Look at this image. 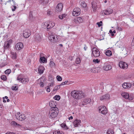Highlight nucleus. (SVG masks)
Segmentation results:
<instances>
[{
    "label": "nucleus",
    "instance_id": "4",
    "mask_svg": "<svg viewBox=\"0 0 134 134\" xmlns=\"http://www.w3.org/2000/svg\"><path fill=\"white\" fill-rule=\"evenodd\" d=\"M16 118L20 121H24L25 120L26 117L24 114H21L20 113H18L15 115Z\"/></svg>",
    "mask_w": 134,
    "mask_h": 134
},
{
    "label": "nucleus",
    "instance_id": "13",
    "mask_svg": "<svg viewBox=\"0 0 134 134\" xmlns=\"http://www.w3.org/2000/svg\"><path fill=\"white\" fill-rule=\"evenodd\" d=\"M43 55L44 54L42 53L40 54V58L39 61L41 63H44L47 62V59L44 57L43 56Z\"/></svg>",
    "mask_w": 134,
    "mask_h": 134
},
{
    "label": "nucleus",
    "instance_id": "14",
    "mask_svg": "<svg viewBox=\"0 0 134 134\" xmlns=\"http://www.w3.org/2000/svg\"><path fill=\"white\" fill-rule=\"evenodd\" d=\"M23 43L21 42H19L15 45V47L16 50H19L21 49L23 47Z\"/></svg>",
    "mask_w": 134,
    "mask_h": 134
},
{
    "label": "nucleus",
    "instance_id": "58",
    "mask_svg": "<svg viewBox=\"0 0 134 134\" xmlns=\"http://www.w3.org/2000/svg\"><path fill=\"white\" fill-rule=\"evenodd\" d=\"M97 24L98 25V26L99 27H100L102 25V24H100V23L99 22L97 23Z\"/></svg>",
    "mask_w": 134,
    "mask_h": 134
},
{
    "label": "nucleus",
    "instance_id": "22",
    "mask_svg": "<svg viewBox=\"0 0 134 134\" xmlns=\"http://www.w3.org/2000/svg\"><path fill=\"white\" fill-rule=\"evenodd\" d=\"M101 69L100 67H96L92 68L91 69V71L93 73H96V72H99Z\"/></svg>",
    "mask_w": 134,
    "mask_h": 134
},
{
    "label": "nucleus",
    "instance_id": "44",
    "mask_svg": "<svg viewBox=\"0 0 134 134\" xmlns=\"http://www.w3.org/2000/svg\"><path fill=\"white\" fill-rule=\"evenodd\" d=\"M93 62L95 64L98 63L99 62V60H98L97 59H93Z\"/></svg>",
    "mask_w": 134,
    "mask_h": 134
},
{
    "label": "nucleus",
    "instance_id": "19",
    "mask_svg": "<svg viewBox=\"0 0 134 134\" xmlns=\"http://www.w3.org/2000/svg\"><path fill=\"white\" fill-rule=\"evenodd\" d=\"M56 36L55 35H52L49 36V39L51 42L53 43H55L56 41L57 37L55 38Z\"/></svg>",
    "mask_w": 134,
    "mask_h": 134
},
{
    "label": "nucleus",
    "instance_id": "60",
    "mask_svg": "<svg viewBox=\"0 0 134 134\" xmlns=\"http://www.w3.org/2000/svg\"><path fill=\"white\" fill-rule=\"evenodd\" d=\"M65 82V84H69V81H66L65 82Z\"/></svg>",
    "mask_w": 134,
    "mask_h": 134
},
{
    "label": "nucleus",
    "instance_id": "18",
    "mask_svg": "<svg viewBox=\"0 0 134 134\" xmlns=\"http://www.w3.org/2000/svg\"><path fill=\"white\" fill-rule=\"evenodd\" d=\"M91 101V99L90 98H86L84 99L81 104H80V105H86L88 103H90Z\"/></svg>",
    "mask_w": 134,
    "mask_h": 134
},
{
    "label": "nucleus",
    "instance_id": "64",
    "mask_svg": "<svg viewBox=\"0 0 134 134\" xmlns=\"http://www.w3.org/2000/svg\"><path fill=\"white\" fill-rule=\"evenodd\" d=\"M15 66L16 67L19 68V66H20V65L19 64H16L15 65Z\"/></svg>",
    "mask_w": 134,
    "mask_h": 134
},
{
    "label": "nucleus",
    "instance_id": "57",
    "mask_svg": "<svg viewBox=\"0 0 134 134\" xmlns=\"http://www.w3.org/2000/svg\"><path fill=\"white\" fill-rule=\"evenodd\" d=\"M61 126L63 127V128H64V127H66V125L65 124H62Z\"/></svg>",
    "mask_w": 134,
    "mask_h": 134
},
{
    "label": "nucleus",
    "instance_id": "54",
    "mask_svg": "<svg viewBox=\"0 0 134 134\" xmlns=\"http://www.w3.org/2000/svg\"><path fill=\"white\" fill-rule=\"evenodd\" d=\"M13 7L14 8H12V10L13 11H14L16 8V7L15 6V5L13 6Z\"/></svg>",
    "mask_w": 134,
    "mask_h": 134
},
{
    "label": "nucleus",
    "instance_id": "40",
    "mask_svg": "<svg viewBox=\"0 0 134 134\" xmlns=\"http://www.w3.org/2000/svg\"><path fill=\"white\" fill-rule=\"evenodd\" d=\"M81 5L83 8H85L87 6L86 4L84 2H82L81 3Z\"/></svg>",
    "mask_w": 134,
    "mask_h": 134
},
{
    "label": "nucleus",
    "instance_id": "23",
    "mask_svg": "<svg viewBox=\"0 0 134 134\" xmlns=\"http://www.w3.org/2000/svg\"><path fill=\"white\" fill-rule=\"evenodd\" d=\"M81 123V121L79 120L76 119L73 122L74 125L75 127H78Z\"/></svg>",
    "mask_w": 134,
    "mask_h": 134
},
{
    "label": "nucleus",
    "instance_id": "6",
    "mask_svg": "<svg viewBox=\"0 0 134 134\" xmlns=\"http://www.w3.org/2000/svg\"><path fill=\"white\" fill-rule=\"evenodd\" d=\"M100 113L103 114L105 115L107 113V110L105 106H100L98 107Z\"/></svg>",
    "mask_w": 134,
    "mask_h": 134
},
{
    "label": "nucleus",
    "instance_id": "43",
    "mask_svg": "<svg viewBox=\"0 0 134 134\" xmlns=\"http://www.w3.org/2000/svg\"><path fill=\"white\" fill-rule=\"evenodd\" d=\"M1 79L4 80H5L7 79V78L5 75H2L1 76Z\"/></svg>",
    "mask_w": 134,
    "mask_h": 134
},
{
    "label": "nucleus",
    "instance_id": "62",
    "mask_svg": "<svg viewBox=\"0 0 134 134\" xmlns=\"http://www.w3.org/2000/svg\"><path fill=\"white\" fill-rule=\"evenodd\" d=\"M65 85V82H62L61 83V84L60 85V86L61 85Z\"/></svg>",
    "mask_w": 134,
    "mask_h": 134
},
{
    "label": "nucleus",
    "instance_id": "5",
    "mask_svg": "<svg viewBox=\"0 0 134 134\" xmlns=\"http://www.w3.org/2000/svg\"><path fill=\"white\" fill-rule=\"evenodd\" d=\"M92 53L93 56L94 57H99L100 54V53L98 50L96 48L93 47L92 50Z\"/></svg>",
    "mask_w": 134,
    "mask_h": 134
},
{
    "label": "nucleus",
    "instance_id": "55",
    "mask_svg": "<svg viewBox=\"0 0 134 134\" xmlns=\"http://www.w3.org/2000/svg\"><path fill=\"white\" fill-rule=\"evenodd\" d=\"M108 131H110V134H113L114 133L113 131L112 130L109 129L108 130Z\"/></svg>",
    "mask_w": 134,
    "mask_h": 134
},
{
    "label": "nucleus",
    "instance_id": "34",
    "mask_svg": "<svg viewBox=\"0 0 134 134\" xmlns=\"http://www.w3.org/2000/svg\"><path fill=\"white\" fill-rule=\"evenodd\" d=\"M53 98L55 100H58L60 99V97L59 95H56Z\"/></svg>",
    "mask_w": 134,
    "mask_h": 134
},
{
    "label": "nucleus",
    "instance_id": "51",
    "mask_svg": "<svg viewBox=\"0 0 134 134\" xmlns=\"http://www.w3.org/2000/svg\"><path fill=\"white\" fill-rule=\"evenodd\" d=\"M63 16L64 15H63V14L61 15H60L59 16V18L60 19H62L64 18Z\"/></svg>",
    "mask_w": 134,
    "mask_h": 134
},
{
    "label": "nucleus",
    "instance_id": "39",
    "mask_svg": "<svg viewBox=\"0 0 134 134\" xmlns=\"http://www.w3.org/2000/svg\"><path fill=\"white\" fill-rule=\"evenodd\" d=\"M60 88V85H58L56 86L55 87H54V89L53 90L54 91H57L58 89H59Z\"/></svg>",
    "mask_w": 134,
    "mask_h": 134
},
{
    "label": "nucleus",
    "instance_id": "28",
    "mask_svg": "<svg viewBox=\"0 0 134 134\" xmlns=\"http://www.w3.org/2000/svg\"><path fill=\"white\" fill-rule=\"evenodd\" d=\"M48 0H40L39 3L45 5L48 2Z\"/></svg>",
    "mask_w": 134,
    "mask_h": 134
},
{
    "label": "nucleus",
    "instance_id": "3",
    "mask_svg": "<svg viewBox=\"0 0 134 134\" xmlns=\"http://www.w3.org/2000/svg\"><path fill=\"white\" fill-rule=\"evenodd\" d=\"M42 25L43 26V27L46 28V27L47 29V30L50 29H51L55 25V24L53 22L51 21L49 22H45V23L42 24Z\"/></svg>",
    "mask_w": 134,
    "mask_h": 134
},
{
    "label": "nucleus",
    "instance_id": "32",
    "mask_svg": "<svg viewBox=\"0 0 134 134\" xmlns=\"http://www.w3.org/2000/svg\"><path fill=\"white\" fill-rule=\"evenodd\" d=\"M105 54L108 56H110L112 55L111 52L110 50H107L105 52Z\"/></svg>",
    "mask_w": 134,
    "mask_h": 134
},
{
    "label": "nucleus",
    "instance_id": "35",
    "mask_svg": "<svg viewBox=\"0 0 134 134\" xmlns=\"http://www.w3.org/2000/svg\"><path fill=\"white\" fill-rule=\"evenodd\" d=\"M18 87L16 86H13L12 87V89L13 90L16 91L18 90Z\"/></svg>",
    "mask_w": 134,
    "mask_h": 134
},
{
    "label": "nucleus",
    "instance_id": "9",
    "mask_svg": "<svg viewBox=\"0 0 134 134\" xmlns=\"http://www.w3.org/2000/svg\"><path fill=\"white\" fill-rule=\"evenodd\" d=\"M31 34L30 30L28 29H26L24 31L23 35L24 37L27 38L30 36Z\"/></svg>",
    "mask_w": 134,
    "mask_h": 134
},
{
    "label": "nucleus",
    "instance_id": "15",
    "mask_svg": "<svg viewBox=\"0 0 134 134\" xmlns=\"http://www.w3.org/2000/svg\"><path fill=\"white\" fill-rule=\"evenodd\" d=\"M63 4L62 3H59L57 5L56 8V11L60 12L62 10Z\"/></svg>",
    "mask_w": 134,
    "mask_h": 134
},
{
    "label": "nucleus",
    "instance_id": "12",
    "mask_svg": "<svg viewBox=\"0 0 134 134\" xmlns=\"http://www.w3.org/2000/svg\"><path fill=\"white\" fill-rule=\"evenodd\" d=\"M110 96L109 94H107L103 96L100 97V100H106L109 99Z\"/></svg>",
    "mask_w": 134,
    "mask_h": 134
},
{
    "label": "nucleus",
    "instance_id": "41",
    "mask_svg": "<svg viewBox=\"0 0 134 134\" xmlns=\"http://www.w3.org/2000/svg\"><path fill=\"white\" fill-rule=\"evenodd\" d=\"M33 17V15L32 12H31L30 13L29 15V18L30 20L32 19Z\"/></svg>",
    "mask_w": 134,
    "mask_h": 134
},
{
    "label": "nucleus",
    "instance_id": "16",
    "mask_svg": "<svg viewBox=\"0 0 134 134\" xmlns=\"http://www.w3.org/2000/svg\"><path fill=\"white\" fill-rule=\"evenodd\" d=\"M113 12V10L111 9H108L107 10H106L103 11L102 12V14H104V15H107L110 14L112 13Z\"/></svg>",
    "mask_w": 134,
    "mask_h": 134
},
{
    "label": "nucleus",
    "instance_id": "17",
    "mask_svg": "<svg viewBox=\"0 0 134 134\" xmlns=\"http://www.w3.org/2000/svg\"><path fill=\"white\" fill-rule=\"evenodd\" d=\"M103 70L107 71L111 69V66L110 65L108 64H105L103 66Z\"/></svg>",
    "mask_w": 134,
    "mask_h": 134
},
{
    "label": "nucleus",
    "instance_id": "52",
    "mask_svg": "<svg viewBox=\"0 0 134 134\" xmlns=\"http://www.w3.org/2000/svg\"><path fill=\"white\" fill-rule=\"evenodd\" d=\"M52 13V12L49 10H48L47 12V14L48 15H50L51 13Z\"/></svg>",
    "mask_w": 134,
    "mask_h": 134
},
{
    "label": "nucleus",
    "instance_id": "49",
    "mask_svg": "<svg viewBox=\"0 0 134 134\" xmlns=\"http://www.w3.org/2000/svg\"><path fill=\"white\" fill-rule=\"evenodd\" d=\"M8 97L7 96H5V97H3V102H6V100H5V99H8Z\"/></svg>",
    "mask_w": 134,
    "mask_h": 134
},
{
    "label": "nucleus",
    "instance_id": "30",
    "mask_svg": "<svg viewBox=\"0 0 134 134\" xmlns=\"http://www.w3.org/2000/svg\"><path fill=\"white\" fill-rule=\"evenodd\" d=\"M11 57L12 58L14 59H16V53L14 52H11Z\"/></svg>",
    "mask_w": 134,
    "mask_h": 134
},
{
    "label": "nucleus",
    "instance_id": "59",
    "mask_svg": "<svg viewBox=\"0 0 134 134\" xmlns=\"http://www.w3.org/2000/svg\"><path fill=\"white\" fill-rule=\"evenodd\" d=\"M85 47H84V49L86 51L87 48V47L86 46V45H84Z\"/></svg>",
    "mask_w": 134,
    "mask_h": 134
},
{
    "label": "nucleus",
    "instance_id": "56",
    "mask_svg": "<svg viewBox=\"0 0 134 134\" xmlns=\"http://www.w3.org/2000/svg\"><path fill=\"white\" fill-rule=\"evenodd\" d=\"M131 45L132 46H134V36L132 40V41L131 43Z\"/></svg>",
    "mask_w": 134,
    "mask_h": 134
},
{
    "label": "nucleus",
    "instance_id": "26",
    "mask_svg": "<svg viewBox=\"0 0 134 134\" xmlns=\"http://www.w3.org/2000/svg\"><path fill=\"white\" fill-rule=\"evenodd\" d=\"M122 96L124 98L126 99H128L129 98V94L128 93L126 92H124L121 94Z\"/></svg>",
    "mask_w": 134,
    "mask_h": 134
},
{
    "label": "nucleus",
    "instance_id": "48",
    "mask_svg": "<svg viewBox=\"0 0 134 134\" xmlns=\"http://www.w3.org/2000/svg\"><path fill=\"white\" fill-rule=\"evenodd\" d=\"M45 88L46 89L47 91L48 92H49L50 91V89L49 87H45Z\"/></svg>",
    "mask_w": 134,
    "mask_h": 134
},
{
    "label": "nucleus",
    "instance_id": "11",
    "mask_svg": "<svg viewBox=\"0 0 134 134\" xmlns=\"http://www.w3.org/2000/svg\"><path fill=\"white\" fill-rule=\"evenodd\" d=\"M119 65L120 68L122 69H126L128 66V64L127 63L122 61L119 63Z\"/></svg>",
    "mask_w": 134,
    "mask_h": 134
},
{
    "label": "nucleus",
    "instance_id": "25",
    "mask_svg": "<svg viewBox=\"0 0 134 134\" xmlns=\"http://www.w3.org/2000/svg\"><path fill=\"white\" fill-rule=\"evenodd\" d=\"M35 38L37 41H40L41 40V36L39 34H36L35 35Z\"/></svg>",
    "mask_w": 134,
    "mask_h": 134
},
{
    "label": "nucleus",
    "instance_id": "50",
    "mask_svg": "<svg viewBox=\"0 0 134 134\" xmlns=\"http://www.w3.org/2000/svg\"><path fill=\"white\" fill-rule=\"evenodd\" d=\"M116 29L118 30L119 31H120L122 30L121 28L119 27L118 26H117V27Z\"/></svg>",
    "mask_w": 134,
    "mask_h": 134
},
{
    "label": "nucleus",
    "instance_id": "61",
    "mask_svg": "<svg viewBox=\"0 0 134 134\" xmlns=\"http://www.w3.org/2000/svg\"><path fill=\"white\" fill-rule=\"evenodd\" d=\"M73 119V117L72 116H70V117H69L68 119L69 120H70L71 119Z\"/></svg>",
    "mask_w": 134,
    "mask_h": 134
},
{
    "label": "nucleus",
    "instance_id": "63",
    "mask_svg": "<svg viewBox=\"0 0 134 134\" xmlns=\"http://www.w3.org/2000/svg\"><path fill=\"white\" fill-rule=\"evenodd\" d=\"M110 131H108L107 132V134H110Z\"/></svg>",
    "mask_w": 134,
    "mask_h": 134
},
{
    "label": "nucleus",
    "instance_id": "46",
    "mask_svg": "<svg viewBox=\"0 0 134 134\" xmlns=\"http://www.w3.org/2000/svg\"><path fill=\"white\" fill-rule=\"evenodd\" d=\"M133 98V96L129 95V98L128 99L129 100H132Z\"/></svg>",
    "mask_w": 134,
    "mask_h": 134
},
{
    "label": "nucleus",
    "instance_id": "37",
    "mask_svg": "<svg viewBox=\"0 0 134 134\" xmlns=\"http://www.w3.org/2000/svg\"><path fill=\"white\" fill-rule=\"evenodd\" d=\"M11 72V70L10 69H8L6 70L5 72V73L6 74H9Z\"/></svg>",
    "mask_w": 134,
    "mask_h": 134
},
{
    "label": "nucleus",
    "instance_id": "20",
    "mask_svg": "<svg viewBox=\"0 0 134 134\" xmlns=\"http://www.w3.org/2000/svg\"><path fill=\"white\" fill-rule=\"evenodd\" d=\"M132 85L129 83H124L122 85V87L124 88H129L131 87Z\"/></svg>",
    "mask_w": 134,
    "mask_h": 134
},
{
    "label": "nucleus",
    "instance_id": "8",
    "mask_svg": "<svg viewBox=\"0 0 134 134\" xmlns=\"http://www.w3.org/2000/svg\"><path fill=\"white\" fill-rule=\"evenodd\" d=\"M80 9L79 8H74L73 10L72 14L74 16H77L80 15Z\"/></svg>",
    "mask_w": 134,
    "mask_h": 134
},
{
    "label": "nucleus",
    "instance_id": "27",
    "mask_svg": "<svg viewBox=\"0 0 134 134\" xmlns=\"http://www.w3.org/2000/svg\"><path fill=\"white\" fill-rule=\"evenodd\" d=\"M55 103L54 102L52 101L49 103V105L51 107V108H57L56 107Z\"/></svg>",
    "mask_w": 134,
    "mask_h": 134
},
{
    "label": "nucleus",
    "instance_id": "38",
    "mask_svg": "<svg viewBox=\"0 0 134 134\" xmlns=\"http://www.w3.org/2000/svg\"><path fill=\"white\" fill-rule=\"evenodd\" d=\"M56 78L58 81H61L62 80V78L59 76H57Z\"/></svg>",
    "mask_w": 134,
    "mask_h": 134
},
{
    "label": "nucleus",
    "instance_id": "24",
    "mask_svg": "<svg viewBox=\"0 0 134 134\" xmlns=\"http://www.w3.org/2000/svg\"><path fill=\"white\" fill-rule=\"evenodd\" d=\"M44 68L43 66H40L38 68V73L39 74H42L44 72Z\"/></svg>",
    "mask_w": 134,
    "mask_h": 134
},
{
    "label": "nucleus",
    "instance_id": "31",
    "mask_svg": "<svg viewBox=\"0 0 134 134\" xmlns=\"http://www.w3.org/2000/svg\"><path fill=\"white\" fill-rule=\"evenodd\" d=\"M10 45L9 44H8V43H7L5 42L4 44V51L5 50L8 49L10 47Z\"/></svg>",
    "mask_w": 134,
    "mask_h": 134
},
{
    "label": "nucleus",
    "instance_id": "42",
    "mask_svg": "<svg viewBox=\"0 0 134 134\" xmlns=\"http://www.w3.org/2000/svg\"><path fill=\"white\" fill-rule=\"evenodd\" d=\"M76 63L77 64H79L81 62L79 58H77L76 59Z\"/></svg>",
    "mask_w": 134,
    "mask_h": 134
},
{
    "label": "nucleus",
    "instance_id": "33",
    "mask_svg": "<svg viewBox=\"0 0 134 134\" xmlns=\"http://www.w3.org/2000/svg\"><path fill=\"white\" fill-rule=\"evenodd\" d=\"M50 66L52 68L55 67V64L53 62L51 61L50 62Z\"/></svg>",
    "mask_w": 134,
    "mask_h": 134
},
{
    "label": "nucleus",
    "instance_id": "53",
    "mask_svg": "<svg viewBox=\"0 0 134 134\" xmlns=\"http://www.w3.org/2000/svg\"><path fill=\"white\" fill-rule=\"evenodd\" d=\"M6 134H16L15 133L11 132H8L6 133Z\"/></svg>",
    "mask_w": 134,
    "mask_h": 134
},
{
    "label": "nucleus",
    "instance_id": "1",
    "mask_svg": "<svg viewBox=\"0 0 134 134\" xmlns=\"http://www.w3.org/2000/svg\"><path fill=\"white\" fill-rule=\"evenodd\" d=\"M71 96L76 99H80L84 98L85 94L82 91L74 90L71 92Z\"/></svg>",
    "mask_w": 134,
    "mask_h": 134
},
{
    "label": "nucleus",
    "instance_id": "36",
    "mask_svg": "<svg viewBox=\"0 0 134 134\" xmlns=\"http://www.w3.org/2000/svg\"><path fill=\"white\" fill-rule=\"evenodd\" d=\"M12 124L13 125L15 126H20V125L17 124L16 122L13 121L12 122Z\"/></svg>",
    "mask_w": 134,
    "mask_h": 134
},
{
    "label": "nucleus",
    "instance_id": "45",
    "mask_svg": "<svg viewBox=\"0 0 134 134\" xmlns=\"http://www.w3.org/2000/svg\"><path fill=\"white\" fill-rule=\"evenodd\" d=\"M53 134H63L62 133H60V131H56L55 132H53Z\"/></svg>",
    "mask_w": 134,
    "mask_h": 134
},
{
    "label": "nucleus",
    "instance_id": "47",
    "mask_svg": "<svg viewBox=\"0 0 134 134\" xmlns=\"http://www.w3.org/2000/svg\"><path fill=\"white\" fill-rule=\"evenodd\" d=\"M6 42L7 43H8V44L10 45L12 42V40H9L8 41H7Z\"/></svg>",
    "mask_w": 134,
    "mask_h": 134
},
{
    "label": "nucleus",
    "instance_id": "10",
    "mask_svg": "<svg viewBox=\"0 0 134 134\" xmlns=\"http://www.w3.org/2000/svg\"><path fill=\"white\" fill-rule=\"evenodd\" d=\"M83 18L82 17H78L74 19V21L77 24L83 22Z\"/></svg>",
    "mask_w": 134,
    "mask_h": 134
},
{
    "label": "nucleus",
    "instance_id": "2",
    "mask_svg": "<svg viewBox=\"0 0 134 134\" xmlns=\"http://www.w3.org/2000/svg\"><path fill=\"white\" fill-rule=\"evenodd\" d=\"M59 112L58 109L57 108H51L49 113V117L51 118H53L56 117Z\"/></svg>",
    "mask_w": 134,
    "mask_h": 134
},
{
    "label": "nucleus",
    "instance_id": "7",
    "mask_svg": "<svg viewBox=\"0 0 134 134\" xmlns=\"http://www.w3.org/2000/svg\"><path fill=\"white\" fill-rule=\"evenodd\" d=\"M17 80L24 84L27 83L29 81V79L28 78H21L20 77V76H18Z\"/></svg>",
    "mask_w": 134,
    "mask_h": 134
},
{
    "label": "nucleus",
    "instance_id": "21",
    "mask_svg": "<svg viewBox=\"0 0 134 134\" xmlns=\"http://www.w3.org/2000/svg\"><path fill=\"white\" fill-rule=\"evenodd\" d=\"M91 4L93 11L94 12H96L97 8V3L94 2H92Z\"/></svg>",
    "mask_w": 134,
    "mask_h": 134
},
{
    "label": "nucleus",
    "instance_id": "29",
    "mask_svg": "<svg viewBox=\"0 0 134 134\" xmlns=\"http://www.w3.org/2000/svg\"><path fill=\"white\" fill-rule=\"evenodd\" d=\"M44 79H43V78H41L38 80V81H40V86L42 87H43L44 86L43 82L44 80Z\"/></svg>",
    "mask_w": 134,
    "mask_h": 134
}]
</instances>
